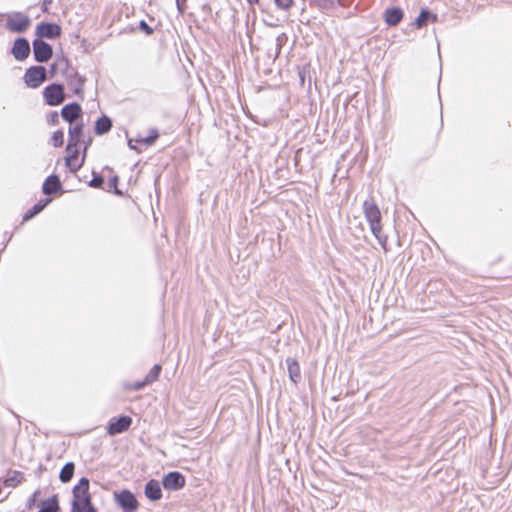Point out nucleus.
<instances>
[{"label":"nucleus","mask_w":512,"mask_h":512,"mask_svg":"<svg viewBox=\"0 0 512 512\" xmlns=\"http://www.w3.org/2000/svg\"><path fill=\"white\" fill-rule=\"evenodd\" d=\"M363 212L371 232H377L378 228L382 227L381 212L373 199H367L363 202Z\"/></svg>","instance_id":"5"},{"label":"nucleus","mask_w":512,"mask_h":512,"mask_svg":"<svg viewBox=\"0 0 512 512\" xmlns=\"http://www.w3.org/2000/svg\"><path fill=\"white\" fill-rule=\"evenodd\" d=\"M278 8L288 10L294 3L293 0H274Z\"/></svg>","instance_id":"37"},{"label":"nucleus","mask_w":512,"mask_h":512,"mask_svg":"<svg viewBox=\"0 0 512 512\" xmlns=\"http://www.w3.org/2000/svg\"><path fill=\"white\" fill-rule=\"evenodd\" d=\"M144 494L150 501H158L162 498V489L156 479L147 481L144 487Z\"/></svg>","instance_id":"17"},{"label":"nucleus","mask_w":512,"mask_h":512,"mask_svg":"<svg viewBox=\"0 0 512 512\" xmlns=\"http://www.w3.org/2000/svg\"><path fill=\"white\" fill-rule=\"evenodd\" d=\"M104 182L103 175L93 172V178L88 182V185L93 188H101Z\"/></svg>","instance_id":"32"},{"label":"nucleus","mask_w":512,"mask_h":512,"mask_svg":"<svg viewBox=\"0 0 512 512\" xmlns=\"http://www.w3.org/2000/svg\"><path fill=\"white\" fill-rule=\"evenodd\" d=\"M138 28L146 35H152L154 33V29L150 25H148V23L145 20H141L139 22Z\"/></svg>","instance_id":"36"},{"label":"nucleus","mask_w":512,"mask_h":512,"mask_svg":"<svg viewBox=\"0 0 512 512\" xmlns=\"http://www.w3.org/2000/svg\"><path fill=\"white\" fill-rule=\"evenodd\" d=\"M437 19H438L437 14L433 13L428 8H422L419 15L415 18L413 25L417 29H421V28L427 26V24L429 22H431V23L436 22Z\"/></svg>","instance_id":"18"},{"label":"nucleus","mask_w":512,"mask_h":512,"mask_svg":"<svg viewBox=\"0 0 512 512\" xmlns=\"http://www.w3.org/2000/svg\"><path fill=\"white\" fill-rule=\"evenodd\" d=\"M47 79V70L42 65H34L26 69L23 80L27 87L36 89Z\"/></svg>","instance_id":"4"},{"label":"nucleus","mask_w":512,"mask_h":512,"mask_svg":"<svg viewBox=\"0 0 512 512\" xmlns=\"http://www.w3.org/2000/svg\"><path fill=\"white\" fill-rule=\"evenodd\" d=\"M91 142H92V138H91V137H89V138H88V140L86 141L85 146H84V149H83V156H84V157L86 156V151H87V149H88V146L91 144Z\"/></svg>","instance_id":"44"},{"label":"nucleus","mask_w":512,"mask_h":512,"mask_svg":"<svg viewBox=\"0 0 512 512\" xmlns=\"http://www.w3.org/2000/svg\"><path fill=\"white\" fill-rule=\"evenodd\" d=\"M34 60L39 63L48 62L53 56L52 46L43 39L35 38L32 42Z\"/></svg>","instance_id":"7"},{"label":"nucleus","mask_w":512,"mask_h":512,"mask_svg":"<svg viewBox=\"0 0 512 512\" xmlns=\"http://www.w3.org/2000/svg\"><path fill=\"white\" fill-rule=\"evenodd\" d=\"M72 495L71 512H98L92 503L88 478H80L78 484L72 489Z\"/></svg>","instance_id":"1"},{"label":"nucleus","mask_w":512,"mask_h":512,"mask_svg":"<svg viewBox=\"0 0 512 512\" xmlns=\"http://www.w3.org/2000/svg\"><path fill=\"white\" fill-rule=\"evenodd\" d=\"M84 125L83 123H78L73 127H70L68 130V143L66 146V151L69 152L72 147L77 148L79 142L81 141V137L83 135Z\"/></svg>","instance_id":"16"},{"label":"nucleus","mask_w":512,"mask_h":512,"mask_svg":"<svg viewBox=\"0 0 512 512\" xmlns=\"http://www.w3.org/2000/svg\"><path fill=\"white\" fill-rule=\"evenodd\" d=\"M185 476L178 471H170L162 478V486L166 490L178 491L185 486Z\"/></svg>","instance_id":"9"},{"label":"nucleus","mask_w":512,"mask_h":512,"mask_svg":"<svg viewBox=\"0 0 512 512\" xmlns=\"http://www.w3.org/2000/svg\"><path fill=\"white\" fill-rule=\"evenodd\" d=\"M11 54L17 61L26 60L31 52L30 43L25 37H18L14 40L11 47Z\"/></svg>","instance_id":"10"},{"label":"nucleus","mask_w":512,"mask_h":512,"mask_svg":"<svg viewBox=\"0 0 512 512\" xmlns=\"http://www.w3.org/2000/svg\"><path fill=\"white\" fill-rule=\"evenodd\" d=\"M62 28L57 23L52 22H40L36 26L35 34L37 39H56L60 37Z\"/></svg>","instance_id":"8"},{"label":"nucleus","mask_w":512,"mask_h":512,"mask_svg":"<svg viewBox=\"0 0 512 512\" xmlns=\"http://www.w3.org/2000/svg\"><path fill=\"white\" fill-rule=\"evenodd\" d=\"M112 125L111 118L107 115H102L95 122L94 132L96 135H104L111 130Z\"/></svg>","instance_id":"22"},{"label":"nucleus","mask_w":512,"mask_h":512,"mask_svg":"<svg viewBox=\"0 0 512 512\" xmlns=\"http://www.w3.org/2000/svg\"><path fill=\"white\" fill-rule=\"evenodd\" d=\"M161 371H162V366L160 364H155L151 368L149 373L145 376L146 383L151 384L154 381H156L159 378V375H160Z\"/></svg>","instance_id":"25"},{"label":"nucleus","mask_w":512,"mask_h":512,"mask_svg":"<svg viewBox=\"0 0 512 512\" xmlns=\"http://www.w3.org/2000/svg\"><path fill=\"white\" fill-rule=\"evenodd\" d=\"M311 5L321 10L331 9L335 7L336 0H311Z\"/></svg>","instance_id":"27"},{"label":"nucleus","mask_w":512,"mask_h":512,"mask_svg":"<svg viewBox=\"0 0 512 512\" xmlns=\"http://www.w3.org/2000/svg\"><path fill=\"white\" fill-rule=\"evenodd\" d=\"M50 141L54 147H61L64 143V132L60 129L54 131Z\"/></svg>","instance_id":"29"},{"label":"nucleus","mask_w":512,"mask_h":512,"mask_svg":"<svg viewBox=\"0 0 512 512\" xmlns=\"http://www.w3.org/2000/svg\"><path fill=\"white\" fill-rule=\"evenodd\" d=\"M62 118L72 124L82 116L81 105L77 102H71L63 106L61 110Z\"/></svg>","instance_id":"14"},{"label":"nucleus","mask_w":512,"mask_h":512,"mask_svg":"<svg viewBox=\"0 0 512 512\" xmlns=\"http://www.w3.org/2000/svg\"><path fill=\"white\" fill-rule=\"evenodd\" d=\"M118 183H119V177L115 175L109 179L108 185H109V188L114 189V193L116 195H122V192L117 188Z\"/></svg>","instance_id":"34"},{"label":"nucleus","mask_w":512,"mask_h":512,"mask_svg":"<svg viewBox=\"0 0 512 512\" xmlns=\"http://www.w3.org/2000/svg\"><path fill=\"white\" fill-rule=\"evenodd\" d=\"M43 99L49 106H58L66 99L65 87L62 83H51L43 89Z\"/></svg>","instance_id":"2"},{"label":"nucleus","mask_w":512,"mask_h":512,"mask_svg":"<svg viewBox=\"0 0 512 512\" xmlns=\"http://www.w3.org/2000/svg\"><path fill=\"white\" fill-rule=\"evenodd\" d=\"M53 0H43L41 4V11L46 13L49 11V6Z\"/></svg>","instance_id":"41"},{"label":"nucleus","mask_w":512,"mask_h":512,"mask_svg":"<svg viewBox=\"0 0 512 512\" xmlns=\"http://www.w3.org/2000/svg\"><path fill=\"white\" fill-rule=\"evenodd\" d=\"M286 364L290 380L294 384H298L301 381V370L299 362L295 358L288 357L286 359Z\"/></svg>","instance_id":"21"},{"label":"nucleus","mask_w":512,"mask_h":512,"mask_svg":"<svg viewBox=\"0 0 512 512\" xmlns=\"http://www.w3.org/2000/svg\"><path fill=\"white\" fill-rule=\"evenodd\" d=\"M133 140H134V142H136V143H141V144H142V142H141V138H136V139H133Z\"/></svg>","instance_id":"46"},{"label":"nucleus","mask_w":512,"mask_h":512,"mask_svg":"<svg viewBox=\"0 0 512 512\" xmlns=\"http://www.w3.org/2000/svg\"><path fill=\"white\" fill-rule=\"evenodd\" d=\"M132 424V418L127 415H121L118 418H112L107 426L109 435H117L126 432Z\"/></svg>","instance_id":"11"},{"label":"nucleus","mask_w":512,"mask_h":512,"mask_svg":"<svg viewBox=\"0 0 512 512\" xmlns=\"http://www.w3.org/2000/svg\"><path fill=\"white\" fill-rule=\"evenodd\" d=\"M250 5L257 4L259 0H246Z\"/></svg>","instance_id":"45"},{"label":"nucleus","mask_w":512,"mask_h":512,"mask_svg":"<svg viewBox=\"0 0 512 512\" xmlns=\"http://www.w3.org/2000/svg\"><path fill=\"white\" fill-rule=\"evenodd\" d=\"M114 500L116 504L124 510V512H132L137 510L139 507V502L136 496L128 489L115 492Z\"/></svg>","instance_id":"6"},{"label":"nucleus","mask_w":512,"mask_h":512,"mask_svg":"<svg viewBox=\"0 0 512 512\" xmlns=\"http://www.w3.org/2000/svg\"><path fill=\"white\" fill-rule=\"evenodd\" d=\"M40 491L36 490L28 499L26 502V507L28 509H33L37 505V496L39 495Z\"/></svg>","instance_id":"35"},{"label":"nucleus","mask_w":512,"mask_h":512,"mask_svg":"<svg viewBox=\"0 0 512 512\" xmlns=\"http://www.w3.org/2000/svg\"><path fill=\"white\" fill-rule=\"evenodd\" d=\"M31 25L30 17L22 12H13L7 15L5 27L13 33H24Z\"/></svg>","instance_id":"3"},{"label":"nucleus","mask_w":512,"mask_h":512,"mask_svg":"<svg viewBox=\"0 0 512 512\" xmlns=\"http://www.w3.org/2000/svg\"><path fill=\"white\" fill-rule=\"evenodd\" d=\"M60 510L58 496L54 494L41 502L38 512H60Z\"/></svg>","instance_id":"23"},{"label":"nucleus","mask_w":512,"mask_h":512,"mask_svg":"<svg viewBox=\"0 0 512 512\" xmlns=\"http://www.w3.org/2000/svg\"><path fill=\"white\" fill-rule=\"evenodd\" d=\"M134 140L133 139H128V147L131 149V150H136L138 152H140V150L137 149L136 145H134Z\"/></svg>","instance_id":"43"},{"label":"nucleus","mask_w":512,"mask_h":512,"mask_svg":"<svg viewBox=\"0 0 512 512\" xmlns=\"http://www.w3.org/2000/svg\"><path fill=\"white\" fill-rule=\"evenodd\" d=\"M78 154V148L72 147V149L68 152V155L65 157V165L72 173H76L83 166L85 161V157L82 156L80 163H74V160L77 159Z\"/></svg>","instance_id":"20"},{"label":"nucleus","mask_w":512,"mask_h":512,"mask_svg":"<svg viewBox=\"0 0 512 512\" xmlns=\"http://www.w3.org/2000/svg\"><path fill=\"white\" fill-rule=\"evenodd\" d=\"M51 198H43L40 199L37 203H35L30 209H28L22 217L24 222L31 220L40 212H42L45 207L51 202Z\"/></svg>","instance_id":"19"},{"label":"nucleus","mask_w":512,"mask_h":512,"mask_svg":"<svg viewBox=\"0 0 512 512\" xmlns=\"http://www.w3.org/2000/svg\"><path fill=\"white\" fill-rule=\"evenodd\" d=\"M384 21L388 26H397L404 17V12L400 7H388L384 11Z\"/></svg>","instance_id":"15"},{"label":"nucleus","mask_w":512,"mask_h":512,"mask_svg":"<svg viewBox=\"0 0 512 512\" xmlns=\"http://www.w3.org/2000/svg\"><path fill=\"white\" fill-rule=\"evenodd\" d=\"M67 86L73 94L79 96L81 99L84 98L83 87L86 82V78L81 76L78 72H73L66 76Z\"/></svg>","instance_id":"12"},{"label":"nucleus","mask_w":512,"mask_h":512,"mask_svg":"<svg viewBox=\"0 0 512 512\" xmlns=\"http://www.w3.org/2000/svg\"><path fill=\"white\" fill-rule=\"evenodd\" d=\"M47 122L51 125H56L59 123V114L56 111L50 112L47 115Z\"/></svg>","instance_id":"39"},{"label":"nucleus","mask_w":512,"mask_h":512,"mask_svg":"<svg viewBox=\"0 0 512 512\" xmlns=\"http://www.w3.org/2000/svg\"><path fill=\"white\" fill-rule=\"evenodd\" d=\"M58 65H56V61H54L51 65H50V68H49V72L51 74V77H53L57 71H58Z\"/></svg>","instance_id":"42"},{"label":"nucleus","mask_w":512,"mask_h":512,"mask_svg":"<svg viewBox=\"0 0 512 512\" xmlns=\"http://www.w3.org/2000/svg\"><path fill=\"white\" fill-rule=\"evenodd\" d=\"M147 385H149V383H146V379L144 378L141 381H136L133 384H131V386H129V389H131L133 391H139Z\"/></svg>","instance_id":"38"},{"label":"nucleus","mask_w":512,"mask_h":512,"mask_svg":"<svg viewBox=\"0 0 512 512\" xmlns=\"http://www.w3.org/2000/svg\"><path fill=\"white\" fill-rule=\"evenodd\" d=\"M42 193L49 196L63 193V186L57 174L49 175L42 184Z\"/></svg>","instance_id":"13"},{"label":"nucleus","mask_w":512,"mask_h":512,"mask_svg":"<svg viewBox=\"0 0 512 512\" xmlns=\"http://www.w3.org/2000/svg\"><path fill=\"white\" fill-rule=\"evenodd\" d=\"M22 480V474L18 471L14 472V475L5 480V485L9 487L17 486Z\"/></svg>","instance_id":"33"},{"label":"nucleus","mask_w":512,"mask_h":512,"mask_svg":"<svg viewBox=\"0 0 512 512\" xmlns=\"http://www.w3.org/2000/svg\"><path fill=\"white\" fill-rule=\"evenodd\" d=\"M287 40L288 37L285 33H281L276 37V49L274 59H276L280 55L281 49L286 44Z\"/></svg>","instance_id":"30"},{"label":"nucleus","mask_w":512,"mask_h":512,"mask_svg":"<svg viewBox=\"0 0 512 512\" xmlns=\"http://www.w3.org/2000/svg\"><path fill=\"white\" fill-rule=\"evenodd\" d=\"M158 137L159 131L156 128H153L149 131L148 136L141 138V142L146 146H151L156 142Z\"/></svg>","instance_id":"28"},{"label":"nucleus","mask_w":512,"mask_h":512,"mask_svg":"<svg viewBox=\"0 0 512 512\" xmlns=\"http://www.w3.org/2000/svg\"><path fill=\"white\" fill-rule=\"evenodd\" d=\"M56 65H58V69L61 70L62 72V75H64L65 77L68 74V69H69V65H70V61L67 57L65 56H60V57H57L56 58Z\"/></svg>","instance_id":"26"},{"label":"nucleus","mask_w":512,"mask_h":512,"mask_svg":"<svg viewBox=\"0 0 512 512\" xmlns=\"http://www.w3.org/2000/svg\"><path fill=\"white\" fill-rule=\"evenodd\" d=\"M187 0H176V8L179 15H183L187 8Z\"/></svg>","instance_id":"40"},{"label":"nucleus","mask_w":512,"mask_h":512,"mask_svg":"<svg viewBox=\"0 0 512 512\" xmlns=\"http://www.w3.org/2000/svg\"><path fill=\"white\" fill-rule=\"evenodd\" d=\"M75 472V464L67 462L60 470L59 479L62 483H68L73 478Z\"/></svg>","instance_id":"24"},{"label":"nucleus","mask_w":512,"mask_h":512,"mask_svg":"<svg viewBox=\"0 0 512 512\" xmlns=\"http://www.w3.org/2000/svg\"><path fill=\"white\" fill-rule=\"evenodd\" d=\"M372 234L375 236V238L378 240L379 244L381 245L382 249L385 252H388V237L382 233V227L378 228L377 232H372Z\"/></svg>","instance_id":"31"}]
</instances>
